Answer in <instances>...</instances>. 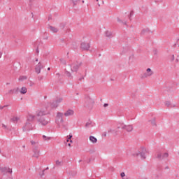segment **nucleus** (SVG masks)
<instances>
[{"label":"nucleus","mask_w":179,"mask_h":179,"mask_svg":"<svg viewBox=\"0 0 179 179\" xmlns=\"http://www.w3.org/2000/svg\"><path fill=\"white\" fill-rule=\"evenodd\" d=\"M37 122L41 127H47L51 122V119L50 117H41L37 119Z\"/></svg>","instance_id":"1"},{"label":"nucleus","mask_w":179,"mask_h":179,"mask_svg":"<svg viewBox=\"0 0 179 179\" xmlns=\"http://www.w3.org/2000/svg\"><path fill=\"white\" fill-rule=\"evenodd\" d=\"M64 113L61 112H58L56 115V120L55 122L57 125H58L59 128H61L62 127V124H64Z\"/></svg>","instance_id":"2"},{"label":"nucleus","mask_w":179,"mask_h":179,"mask_svg":"<svg viewBox=\"0 0 179 179\" xmlns=\"http://www.w3.org/2000/svg\"><path fill=\"white\" fill-rule=\"evenodd\" d=\"M82 62H74L71 64H69L71 72H78L79 71V68L82 66Z\"/></svg>","instance_id":"3"},{"label":"nucleus","mask_w":179,"mask_h":179,"mask_svg":"<svg viewBox=\"0 0 179 179\" xmlns=\"http://www.w3.org/2000/svg\"><path fill=\"white\" fill-rule=\"evenodd\" d=\"M148 153V150L145 148L141 147L138 151L136 153V156H140V157L143 159H146V154Z\"/></svg>","instance_id":"4"},{"label":"nucleus","mask_w":179,"mask_h":179,"mask_svg":"<svg viewBox=\"0 0 179 179\" xmlns=\"http://www.w3.org/2000/svg\"><path fill=\"white\" fill-rule=\"evenodd\" d=\"M153 75V71L150 68L146 69L145 72L141 75V79H146V78H150Z\"/></svg>","instance_id":"5"},{"label":"nucleus","mask_w":179,"mask_h":179,"mask_svg":"<svg viewBox=\"0 0 179 179\" xmlns=\"http://www.w3.org/2000/svg\"><path fill=\"white\" fill-rule=\"evenodd\" d=\"M23 132H30L33 131V124L31 122H27L22 127Z\"/></svg>","instance_id":"6"},{"label":"nucleus","mask_w":179,"mask_h":179,"mask_svg":"<svg viewBox=\"0 0 179 179\" xmlns=\"http://www.w3.org/2000/svg\"><path fill=\"white\" fill-rule=\"evenodd\" d=\"M50 108L53 109V108H57V107H58L59 105L55 101H54L51 103L50 102L45 103L44 105V107L46 110H48V108H50Z\"/></svg>","instance_id":"7"},{"label":"nucleus","mask_w":179,"mask_h":179,"mask_svg":"<svg viewBox=\"0 0 179 179\" xmlns=\"http://www.w3.org/2000/svg\"><path fill=\"white\" fill-rule=\"evenodd\" d=\"M122 129H125L127 132H132L134 131V127L132 125H125L123 123L120 124Z\"/></svg>","instance_id":"8"},{"label":"nucleus","mask_w":179,"mask_h":179,"mask_svg":"<svg viewBox=\"0 0 179 179\" xmlns=\"http://www.w3.org/2000/svg\"><path fill=\"white\" fill-rule=\"evenodd\" d=\"M51 114L50 112H47L44 110H39L36 112V117H44V115H48Z\"/></svg>","instance_id":"9"},{"label":"nucleus","mask_w":179,"mask_h":179,"mask_svg":"<svg viewBox=\"0 0 179 179\" xmlns=\"http://www.w3.org/2000/svg\"><path fill=\"white\" fill-rule=\"evenodd\" d=\"M42 69H44V66L41 64V62H39L35 67V72L38 75L41 73Z\"/></svg>","instance_id":"10"},{"label":"nucleus","mask_w":179,"mask_h":179,"mask_svg":"<svg viewBox=\"0 0 179 179\" xmlns=\"http://www.w3.org/2000/svg\"><path fill=\"white\" fill-rule=\"evenodd\" d=\"M80 48H82V50H83L84 51H89L90 48V43H85V42H83L81 43Z\"/></svg>","instance_id":"11"},{"label":"nucleus","mask_w":179,"mask_h":179,"mask_svg":"<svg viewBox=\"0 0 179 179\" xmlns=\"http://www.w3.org/2000/svg\"><path fill=\"white\" fill-rule=\"evenodd\" d=\"M33 157H36V159H38V157H39L40 156V150H38V148H37V147L34 148L33 150Z\"/></svg>","instance_id":"12"},{"label":"nucleus","mask_w":179,"mask_h":179,"mask_svg":"<svg viewBox=\"0 0 179 179\" xmlns=\"http://www.w3.org/2000/svg\"><path fill=\"white\" fill-rule=\"evenodd\" d=\"M34 118H36V115L31 113L28 114L27 122H33V121H34Z\"/></svg>","instance_id":"13"},{"label":"nucleus","mask_w":179,"mask_h":179,"mask_svg":"<svg viewBox=\"0 0 179 179\" xmlns=\"http://www.w3.org/2000/svg\"><path fill=\"white\" fill-rule=\"evenodd\" d=\"M0 171L1 173H12V169L10 168H7V167H1L0 168Z\"/></svg>","instance_id":"14"},{"label":"nucleus","mask_w":179,"mask_h":179,"mask_svg":"<svg viewBox=\"0 0 179 179\" xmlns=\"http://www.w3.org/2000/svg\"><path fill=\"white\" fill-rule=\"evenodd\" d=\"M75 114V112L72 109H69L64 113L65 117H71V115H73Z\"/></svg>","instance_id":"15"},{"label":"nucleus","mask_w":179,"mask_h":179,"mask_svg":"<svg viewBox=\"0 0 179 179\" xmlns=\"http://www.w3.org/2000/svg\"><path fill=\"white\" fill-rule=\"evenodd\" d=\"M19 92H20L19 88H14L8 91V94H17Z\"/></svg>","instance_id":"16"},{"label":"nucleus","mask_w":179,"mask_h":179,"mask_svg":"<svg viewBox=\"0 0 179 179\" xmlns=\"http://www.w3.org/2000/svg\"><path fill=\"white\" fill-rule=\"evenodd\" d=\"M49 30H50V31H52V33H58V29H57L55 27H52L51 25H50L48 27Z\"/></svg>","instance_id":"17"},{"label":"nucleus","mask_w":179,"mask_h":179,"mask_svg":"<svg viewBox=\"0 0 179 179\" xmlns=\"http://www.w3.org/2000/svg\"><path fill=\"white\" fill-rule=\"evenodd\" d=\"M90 141L92 143H97V138L93 136H90Z\"/></svg>","instance_id":"18"},{"label":"nucleus","mask_w":179,"mask_h":179,"mask_svg":"<svg viewBox=\"0 0 179 179\" xmlns=\"http://www.w3.org/2000/svg\"><path fill=\"white\" fill-rule=\"evenodd\" d=\"M93 127V123L92 121L89 120L86 124H85V128H92Z\"/></svg>","instance_id":"19"},{"label":"nucleus","mask_w":179,"mask_h":179,"mask_svg":"<svg viewBox=\"0 0 179 179\" xmlns=\"http://www.w3.org/2000/svg\"><path fill=\"white\" fill-rule=\"evenodd\" d=\"M20 93L22 94H26V93H27V88H26V87H22L21 88Z\"/></svg>","instance_id":"20"},{"label":"nucleus","mask_w":179,"mask_h":179,"mask_svg":"<svg viewBox=\"0 0 179 179\" xmlns=\"http://www.w3.org/2000/svg\"><path fill=\"white\" fill-rule=\"evenodd\" d=\"M31 144L33 145L34 148H38V141H31Z\"/></svg>","instance_id":"21"},{"label":"nucleus","mask_w":179,"mask_h":179,"mask_svg":"<svg viewBox=\"0 0 179 179\" xmlns=\"http://www.w3.org/2000/svg\"><path fill=\"white\" fill-rule=\"evenodd\" d=\"M65 73L68 78H70L71 79H73V76H72V73H71V72L66 70Z\"/></svg>","instance_id":"22"},{"label":"nucleus","mask_w":179,"mask_h":179,"mask_svg":"<svg viewBox=\"0 0 179 179\" xmlns=\"http://www.w3.org/2000/svg\"><path fill=\"white\" fill-rule=\"evenodd\" d=\"M43 141H51V137L47 136L45 135L42 136Z\"/></svg>","instance_id":"23"},{"label":"nucleus","mask_w":179,"mask_h":179,"mask_svg":"<svg viewBox=\"0 0 179 179\" xmlns=\"http://www.w3.org/2000/svg\"><path fill=\"white\" fill-rule=\"evenodd\" d=\"M59 61L62 65H66V59H65L64 58H60Z\"/></svg>","instance_id":"24"},{"label":"nucleus","mask_w":179,"mask_h":179,"mask_svg":"<svg viewBox=\"0 0 179 179\" xmlns=\"http://www.w3.org/2000/svg\"><path fill=\"white\" fill-rule=\"evenodd\" d=\"M27 79V76H22L19 78L20 82H23V80H26Z\"/></svg>","instance_id":"25"},{"label":"nucleus","mask_w":179,"mask_h":179,"mask_svg":"<svg viewBox=\"0 0 179 179\" xmlns=\"http://www.w3.org/2000/svg\"><path fill=\"white\" fill-rule=\"evenodd\" d=\"M106 37H111V36H113V34L111 33V31H106Z\"/></svg>","instance_id":"26"},{"label":"nucleus","mask_w":179,"mask_h":179,"mask_svg":"<svg viewBox=\"0 0 179 179\" xmlns=\"http://www.w3.org/2000/svg\"><path fill=\"white\" fill-rule=\"evenodd\" d=\"M63 100H64V99H62V98H58L55 101L59 106V103H62Z\"/></svg>","instance_id":"27"},{"label":"nucleus","mask_w":179,"mask_h":179,"mask_svg":"<svg viewBox=\"0 0 179 179\" xmlns=\"http://www.w3.org/2000/svg\"><path fill=\"white\" fill-rule=\"evenodd\" d=\"M20 118L17 117H14L11 119V120L13 121V122H17V121H19Z\"/></svg>","instance_id":"28"},{"label":"nucleus","mask_w":179,"mask_h":179,"mask_svg":"<svg viewBox=\"0 0 179 179\" xmlns=\"http://www.w3.org/2000/svg\"><path fill=\"white\" fill-rule=\"evenodd\" d=\"M157 159H163V155H162V153L159 152L157 155Z\"/></svg>","instance_id":"29"},{"label":"nucleus","mask_w":179,"mask_h":179,"mask_svg":"<svg viewBox=\"0 0 179 179\" xmlns=\"http://www.w3.org/2000/svg\"><path fill=\"white\" fill-rule=\"evenodd\" d=\"M167 157H169V153L165 152V153L162 155V159H167Z\"/></svg>","instance_id":"30"},{"label":"nucleus","mask_w":179,"mask_h":179,"mask_svg":"<svg viewBox=\"0 0 179 179\" xmlns=\"http://www.w3.org/2000/svg\"><path fill=\"white\" fill-rule=\"evenodd\" d=\"M56 166H62V162H60L59 160H57Z\"/></svg>","instance_id":"31"},{"label":"nucleus","mask_w":179,"mask_h":179,"mask_svg":"<svg viewBox=\"0 0 179 179\" xmlns=\"http://www.w3.org/2000/svg\"><path fill=\"white\" fill-rule=\"evenodd\" d=\"M118 23H123V24L127 25V22H122L120 18H117Z\"/></svg>","instance_id":"32"},{"label":"nucleus","mask_w":179,"mask_h":179,"mask_svg":"<svg viewBox=\"0 0 179 179\" xmlns=\"http://www.w3.org/2000/svg\"><path fill=\"white\" fill-rule=\"evenodd\" d=\"M43 79H44V77H43V76H39L38 77V80L39 81L43 80Z\"/></svg>","instance_id":"33"},{"label":"nucleus","mask_w":179,"mask_h":179,"mask_svg":"<svg viewBox=\"0 0 179 179\" xmlns=\"http://www.w3.org/2000/svg\"><path fill=\"white\" fill-rule=\"evenodd\" d=\"M150 122H151V124H152V125L153 127L156 126V121H155V120H151Z\"/></svg>","instance_id":"34"},{"label":"nucleus","mask_w":179,"mask_h":179,"mask_svg":"<svg viewBox=\"0 0 179 179\" xmlns=\"http://www.w3.org/2000/svg\"><path fill=\"white\" fill-rule=\"evenodd\" d=\"M72 139V135H69V137L67 138L66 142H69V141Z\"/></svg>","instance_id":"35"},{"label":"nucleus","mask_w":179,"mask_h":179,"mask_svg":"<svg viewBox=\"0 0 179 179\" xmlns=\"http://www.w3.org/2000/svg\"><path fill=\"white\" fill-rule=\"evenodd\" d=\"M120 176H121L122 178H124V177H125V173H124V172L121 173Z\"/></svg>","instance_id":"36"},{"label":"nucleus","mask_w":179,"mask_h":179,"mask_svg":"<svg viewBox=\"0 0 179 179\" xmlns=\"http://www.w3.org/2000/svg\"><path fill=\"white\" fill-rule=\"evenodd\" d=\"M83 79H85V77H81L78 79V80H80V82H82V80H83Z\"/></svg>","instance_id":"37"},{"label":"nucleus","mask_w":179,"mask_h":179,"mask_svg":"<svg viewBox=\"0 0 179 179\" xmlns=\"http://www.w3.org/2000/svg\"><path fill=\"white\" fill-rule=\"evenodd\" d=\"M166 106H167V107L170 106V102L169 101L166 102Z\"/></svg>","instance_id":"38"},{"label":"nucleus","mask_w":179,"mask_h":179,"mask_svg":"<svg viewBox=\"0 0 179 179\" xmlns=\"http://www.w3.org/2000/svg\"><path fill=\"white\" fill-rule=\"evenodd\" d=\"M60 27H62V29H64V27H65V24H60Z\"/></svg>","instance_id":"39"},{"label":"nucleus","mask_w":179,"mask_h":179,"mask_svg":"<svg viewBox=\"0 0 179 179\" xmlns=\"http://www.w3.org/2000/svg\"><path fill=\"white\" fill-rule=\"evenodd\" d=\"M2 127L6 129V125H5L4 124H2Z\"/></svg>","instance_id":"40"},{"label":"nucleus","mask_w":179,"mask_h":179,"mask_svg":"<svg viewBox=\"0 0 179 179\" xmlns=\"http://www.w3.org/2000/svg\"><path fill=\"white\" fill-rule=\"evenodd\" d=\"M103 107H108V103H104Z\"/></svg>","instance_id":"41"},{"label":"nucleus","mask_w":179,"mask_h":179,"mask_svg":"<svg viewBox=\"0 0 179 179\" xmlns=\"http://www.w3.org/2000/svg\"><path fill=\"white\" fill-rule=\"evenodd\" d=\"M73 5H76V1L73 0Z\"/></svg>","instance_id":"42"},{"label":"nucleus","mask_w":179,"mask_h":179,"mask_svg":"<svg viewBox=\"0 0 179 179\" xmlns=\"http://www.w3.org/2000/svg\"><path fill=\"white\" fill-rule=\"evenodd\" d=\"M36 51L37 54H38V52H40V50H38V48H37V49L36 50Z\"/></svg>","instance_id":"43"},{"label":"nucleus","mask_w":179,"mask_h":179,"mask_svg":"<svg viewBox=\"0 0 179 179\" xmlns=\"http://www.w3.org/2000/svg\"><path fill=\"white\" fill-rule=\"evenodd\" d=\"M141 33H142V34H145V29L142 30Z\"/></svg>","instance_id":"44"},{"label":"nucleus","mask_w":179,"mask_h":179,"mask_svg":"<svg viewBox=\"0 0 179 179\" xmlns=\"http://www.w3.org/2000/svg\"><path fill=\"white\" fill-rule=\"evenodd\" d=\"M2 57V52H0V58Z\"/></svg>","instance_id":"45"},{"label":"nucleus","mask_w":179,"mask_h":179,"mask_svg":"<svg viewBox=\"0 0 179 179\" xmlns=\"http://www.w3.org/2000/svg\"><path fill=\"white\" fill-rule=\"evenodd\" d=\"M172 61H174V55H172Z\"/></svg>","instance_id":"46"},{"label":"nucleus","mask_w":179,"mask_h":179,"mask_svg":"<svg viewBox=\"0 0 179 179\" xmlns=\"http://www.w3.org/2000/svg\"><path fill=\"white\" fill-rule=\"evenodd\" d=\"M3 106H0V110H3Z\"/></svg>","instance_id":"47"},{"label":"nucleus","mask_w":179,"mask_h":179,"mask_svg":"<svg viewBox=\"0 0 179 179\" xmlns=\"http://www.w3.org/2000/svg\"><path fill=\"white\" fill-rule=\"evenodd\" d=\"M48 71H51V68H48Z\"/></svg>","instance_id":"48"},{"label":"nucleus","mask_w":179,"mask_h":179,"mask_svg":"<svg viewBox=\"0 0 179 179\" xmlns=\"http://www.w3.org/2000/svg\"><path fill=\"white\" fill-rule=\"evenodd\" d=\"M36 62H38V59H36Z\"/></svg>","instance_id":"49"},{"label":"nucleus","mask_w":179,"mask_h":179,"mask_svg":"<svg viewBox=\"0 0 179 179\" xmlns=\"http://www.w3.org/2000/svg\"><path fill=\"white\" fill-rule=\"evenodd\" d=\"M82 3H85V0H83V1H82Z\"/></svg>","instance_id":"50"},{"label":"nucleus","mask_w":179,"mask_h":179,"mask_svg":"<svg viewBox=\"0 0 179 179\" xmlns=\"http://www.w3.org/2000/svg\"><path fill=\"white\" fill-rule=\"evenodd\" d=\"M129 15H130V16H132V13H129Z\"/></svg>","instance_id":"51"},{"label":"nucleus","mask_w":179,"mask_h":179,"mask_svg":"<svg viewBox=\"0 0 179 179\" xmlns=\"http://www.w3.org/2000/svg\"><path fill=\"white\" fill-rule=\"evenodd\" d=\"M34 136V138H36V137L37 136V135H36V134H35Z\"/></svg>","instance_id":"52"},{"label":"nucleus","mask_w":179,"mask_h":179,"mask_svg":"<svg viewBox=\"0 0 179 179\" xmlns=\"http://www.w3.org/2000/svg\"><path fill=\"white\" fill-rule=\"evenodd\" d=\"M68 146H71V143H68Z\"/></svg>","instance_id":"53"},{"label":"nucleus","mask_w":179,"mask_h":179,"mask_svg":"<svg viewBox=\"0 0 179 179\" xmlns=\"http://www.w3.org/2000/svg\"><path fill=\"white\" fill-rule=\"evenodd\" d=\"M76 96H78L79 94V93H76Z\"/></svg>","instance_id":"54"},{"label":"nucleus","mask_w":179,"mask_h":179,"mask_svg":"<svg viewBox=\"0 0 179 179\" xmlns=\"http://www.w3.org/2000/svg\"><path fill=\"white\" fill-rule=\"evenodd\" d=\"M43 176H44V170L43 171Z\"/></svg>","instance_id":"55"},{"label":"nucleus","mask_w":179,"mask_h":179,"mask_svg":"<svg viewBox=\"0 0 179 179\" xmlns=\"http://www.w3.org/2000/svg\"><path fill=\"white\" fill-rule=\"evenodd\" d=\"M71 143H72V140H70Z\"/></svg>","instance_id":"56"},{"label":"nucleus","mask_w":179,"mask_h":179,"mask_svg":"<svg viewBox=\"0 0 179 179\" xmlns=\"http://www.w3.org/2000/svg\"><path fill=\"white\" fill-rule=\"evenodd\" d=\"M165 169H169V166L165 167Z\"/></svg>","instance_id":"57"},{"label":"nucleus","mask_w":179,"mask_h":179,"mask_svg":"<svg viewBox=\"0 0 179 179\" xmlns=\"http://www.w3.org/2000/svg\"><path fill=\"white\" fill-rule=\"evenodd\" d=\"M95 1H96V2H99V0H95Z\"/></svg>","instance_id":"58"},{"label":"nucleus","mask_w":179,"mask_h":179,"mask_svg":"<svg viewBox=\"0 0 179 179\" xmlns=\"http://www.w3.org/2000/svg\"><path fill=\"white\" fill-rule=\"evenodd\" d=\"M98 6H100V3H98Z\"/></svg>","instance_id":"59"},{"label":"nucleus","mask_w":179,"mask_h":179,"mask_svg":"<svg viewBox=\"0 0 179 179\" xmlns=\"http://www.w3.org/2000/svg\"><path fill=\"white\" fill-rule=\"evenodd\" d=\"M46 170H48V168H46Z\"/></svg>","instance_id":"60"},{"label":"nucleus","mask_w":179,"mask_h":179,"mask_svg":"<svg viewBox=\"0 0 179 179\" xmlns=\"http://www.w3.org/2000/svg\"><path fill=\"white\" fill-rule=\"evenodd\" d=\"M102 3H104V1H102Z\"/></svg>","instance_id":"61"},{"label":"nucleus","mask_w":179,"mask_h":179,"mask_svg":"<svg viewBox=\"0 0 179 179\" xmlns=\"http://www.w3.org/2000/svg\"><path fill=\"white\" fill-rule=\"evenodd\" d=\"M51 17H49V20L50 19Z\"/></svg>","instance_id":"62"},{"label":"nucleus","mask_w":179,"mask_h":179,"mask_svg":"<svg viewBox=\"0 0 179 179\" xmlns=\"http://www.w3.org/2000/svg\"><path fill=\"white\" fill-rule=\"evenodd\" d=\"M0 153H1V150H0Z\"/></svg>","instance_id":"63"}]
</instances>
